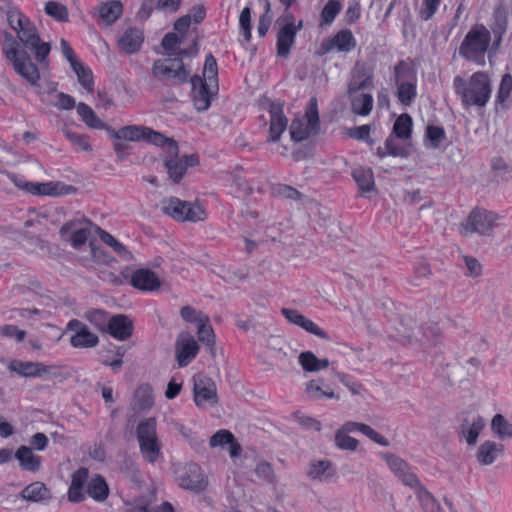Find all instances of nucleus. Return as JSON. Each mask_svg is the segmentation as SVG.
Instances as JSON below:
<instances>
[{
    "label": "nucleus",
    "mask_w": 512,
    "mask_h": 512,
    "mask_svg": "<svg viewBox=\"0 0 512 512\" xmlns=\"http://www.w3.org/2000/svg\"><path fill=\"white\" fill-rule=\"evenodd\" d=\"M453 90L465 109L484 108L491 99L493 87L490 75L485 71L474 72L469 78L455 76Z\"/></svg>",
    "instance_id": "1"
},
{
    "label": "nucleus",
    "mask_w": 512,
    "mask_h": 512,
    "mask_svg": "<svg viewBox=\"0 0 512 512\" xmlns=\"http://www.w3.org/2000/svg\"><path fill=\"white\" fill-rule=\"evenodd\" d=\"M197 54L198 42L195 39L188 48L178 49L176 53H168L167 58L156 60L152 67V73L159 79L165 78L174 80L176 83H185L189 72L185 68L182 58H193Z\"/></svg>",
    "instance_id": "2"
},
{
    "label": "nucleus",
    "mask_w": 512,
    "mask_h": 512,
    "mask_svg": "<svg viewBox=\"0 0 512 512\" xmlns=\"http://www.w3.org/2000/svg\"><path fill=\"white\" fill-rule=\"evenodd\" d=\"M491 32L483 24L470 28L459 47V55L468 62L484 66L491 45Z\"/></svg>",
    "instance_id": "3"
},
{
    "label": "nucleus",
    "mask_w": 512,
    "mask_h": 512,
    "mask_svg": "<svg viewBox=\"0 0 512 512\" xmlns=\"http://www.w3.org/2000/svg\"><path fill=\"white\" fill-rule=\"evenodd\" d=\"M5 41L9 46L4 49V54L14 70L29 83L36 84L40 78L39 69L28 52L20 47L19 41L10 33L5 34Z\"/></svg>",
    "instance_id": "4"
},
{
    "label": "nucleus",
    "mask_w": 512,
    "mask_h": 512,
    "mask_svg": "<svg viewBox=\"0 0 512 512\" xmlns=\"http://www.w3.org/2000/svg\"><path fill=\"white\" fill-rule=\"evenodd\" d=\"M161 211L177 221L198 222L206 217L205 210L197 203L170 197L161 201Z\"/></svg>",
    "instance_id": "5"
},
{
    "label": "nucleus",
    "mask_w": 512,
    "mask_h": 512,
    "mask_svg": "<svg viewBox=\"0 0 512 512\" xmlns=\"http://www.w3.org/2000/svg\"><path fill=\"white\" fill-rule=\"evenodd\" d=\"M500 217L485 209H474L465 221L460 224L461 235L468 237L474 233L491 235L493 229L499 225Z\"/></svg>",
    "instance_id": "6"
},
{
    "label": "nucleus",
    "mask_w": 512,
    "mask_h": 512,
    "mask_svg": "<svg viewBox=\"0 0 512 512\" xmlns=\"http://www.w3.org/2000/svg\"><path fill=\"white\" fill-rule=\"evenodd\" d=\"M319 129V113L316 98H311L303 117L292 121L289 132L292 140L300 142L317 133Z\"/></svg>",
    "instance_id": "7"
},
{
    "label": "nucleus",
    "mask_w": 512,
    "mask_h": 512,
    "mask_svg": "<svg viewBox=\"0 0 512 512\" xmlns=\"http://www.w3.org/2000/svg\"><path fill=\"white\" fill-rule=\"evenodd\" d=\"M17 38L20 45L34 54L38 63H47L51 50L50 43L41 40L37 28L31 21L17 32Z\"/></svg>",
    "instance_id": "8"
},
{
    "label": "nucleus",
    "mask_w": 512,
    "mask_h": 512,
    "mask_svg": "<svg viewBox=\"0 0 512 512\" xmlns=\"http://www.w3.org/2000/svg\"><path fill=\"white\" fill-rule=\"evenodd\" d=\"M10 179L17 187L31 193L32 195L62 196L74 194L77 191L76 187L62 182L33 183L24 181L16 175L10 176Z\"/></svg>",
    "instance_id": "9"
},
{
    "label": "nucleus",
    "mask_w": 512,
    "mask_h": 512,
    "mask_svg": "<svg viewBox=\"0 0 512 512\" xmlns=\"http://www.w3.org/2000/svg\"><path fill=\"white\" fill-rule=\"evenodd\" d=\"M395 79L399 101L404 105H410L417 95L416 76L404 61H400L395 66Z\"/></svg>",
    "instance_id": "10"
},
{
    "label": "nucleus",
    "mask_w": 512,
    "mask_h": 512,
    "mask_svg": "<svg viewBox=\"0 0 512 512\" xmlns=\"http://www.w3.org/2000/svg\"><path fill=\"white\" fill-rule=\"evenodd\" d=\"M169 178L173 183L178 184L184 177L188 167H195L199 164V156L190 154L179 156V147H176V154H166L163 160Z\"/></svg>",
    "instance_id": "11"
},
{
    "label": "nucleus",
    "mask_w": 512,
    "mask_h": 512,
    "mask_svg": "<svg viewBox=\"0 0 512 512\" xmlns=\"http://www.w3.org/2000/svg\"><path fill=\"white\" fill-rule=\"evenodd\" d=\"M192 85V101L195 109L198 112L206 111L210 105L213 96L218 92L214 88V84L202 78L201 76L194 75L190 79Z\"/></svg>",
    "instance_id": "12"
},
{
    "label": "nucleus",
    "mask_w": 512,
    "mask_h": 512,
    "mask_svg": "<svg viewBox=\"0 0 512 512\" xmlns=\"http://www.w3.org/2000/svg\"><path fill=\"white\" fill-rule=\"evenodd\" d=\"M194 401L198 407L217 404V389L215 382L203 374H196L193 377Z\"/></svg>",
    "instance_id": "13"
},
{
    "label": "nucleus",
    "mask_w": 512,
    "mask_h": 512,
    "mask_svg": "<svg viewBox=\"0 0 512 512\" xmlns=\"http://www.w3.org/2000/svg\"><path fill=\"white\" fill-rule=\"evenodd\" d=\"M179 485L187 490L201 492L206 488V481L201 468L196 463L185 464L175 471Z\"/></svg>",
    "instance_id": "14"
},
{
    "label": "nucleus",
    "mask_w": 512,
    "mask_h": 512,
    "mask_svg": "<svg viewBox=\"0 0 512 512\" xmlns=\"http://www.w3.org/2000/svg\"><path fill=\"white\" fill-rule=\"evenodd\" d=\"M383 458L391 472L403 485L410 488L418 485L420 482L419 478L404 459L391 453L384 454Z\"/></svg>",
    "instance_id": "15"
},
{
    "label": "nucleus",
    "mask_w": 512,
    "mask_h": 512,
    "mask_svg": "<svg viewBox=\"0 0 512 512\" xmlns=\"http://www.w3.org/2000/svg\"><path fill=\"white\" fill-rule=\"evenodd\" d=\"M198 351L199 345L189 333L182 332L179 334L175 344L179 367L187 366L196 357Z\"/></svg>",
    "instance_id": "16"
},
{
    "label": "nucleus",
    "mask_w": 512,
    "mask_h": 512,
    "mask_svg": "<svg viewBox=\"0 0 512 512\" xmlns=\"http://www.w3.org/2000/svg\"><path fill=\"white\" fill-rule=\"evenodd\" d=\"M268 115L270 119V127L267 128V142H277L282 133L286 130L288 120L283 114V109L279 104L269 103Z\"/></svg>",
    "instance_id": "17"
},
{
    "label": "nucleus",
    "mask_w": 512,
    "mask_h": 512,
    "mask_svg": "<svg viewBox=\"0 0 512 512\" xmlns=\"http://www.w3.org/2000/svg\"><path fill=\"white\" fill-rule=\"evenodd\" d=\"M356 46V39L352 32L343 29L331 38H326L321 43V51L323 54L337 50L339 52H350Z\"/></svg>",
    "instance_id": "18"
},
{
    "label": "nucleus",
    "mask_w": 512,
    "mask_h": 512,
    "mask_svg": "<svg viewBox=\"0 0 512 512\" xmlns=\"http://www.w3.org/2000/svg\"><path fill=\"white\" fill-rule=\"evenodd\" d=\"M301 22L296 26L293 22H286L281 26L277 34V55L286 58L292 45L294 44L295 36L301 28Z\"/></svg>",
    "instance_id": "19"
},
{
    "label": "nucleus",
    "mask_w": 512,
    "mask_h": 512,
    "mask_svg": "<svg viewBox=\"0 0 512 512\" xmlns=\"http://www.w3.org/2000/svg\"><path fill=\"white\" fill-rule=\"evenodd\" d=\"M107 332L121 341H125L131 337L133 333V322L129 316L125 314L113 315L108 321Z\"/></svg>",
    "instance_id": "20"
},
{
    "label": "nucleus",
    "mask_w": 512,
    "mask_h": 512,
    "mask_svg": "<svg viewBox=\"0 0 512 512\" xmlns=\"http://www.w3.org/2000/svg\"><path fill=\"white\" fill-rule=\"evenodd\" d=\"M130 284L138 290L155 291L160 287L161 282L155 272L147 268H140L133 272Z\"/></svg>",
    "instance_id": "21"
},
{
    "label": "nucleus",
    "mask_w": 512,
    "mask_h": 512,
    "mask_svg": "<svg viewBox=\"0 0 512 512\" xmlns=\"http://www.w3.org/2000/svg\"><path fill=\"white\" fill-rule=\"evenodd\" d=\"M307 477L314 482H328L335 475L333 463L328 459L313 460L306 471Z\"/></svg>",
    "instance_id": "22"
},
{
    "label": "nucleus",
    "mask_w": 512,
    "mask_h": 512,
    "mask_svg": "<svg viewBox=\"0 0 512 512\" xmlns=\"http://www.w3.org/2000/svg\"><path fill=\"white\" fill-rule=\"evenodd\" d=\"M209 444L212 448L221 447L227 449L231 457L239 456L242 450L234 435L225 429H221L213 434Z\"/></svg>",
    "instance_id": "23"
},
{
    "label": "nucleus",
    "mask_w": 512,
    "mask_h": 512,
    "mask_svg": "<svg viewBox=\"0 0 512 512\" xmlns=\"http://www.w3.org/2000/svg\"><path fill=\"white\" fill-rule=\"evenodd\" d=\"M510 15L511 11L502 5L496 7L494 10L492 32L494 34L493 46L496 48L501 44L503 36L507 31Z\"/></svg>",
    "instance_id": "24"
},
{
    "label": "nucleus",
    "mask_w": 512,
    "mask_h": 512,
    "mask_svg": "<svg viewBox=\"0 0 512 512\" xmlns=\"http://www.w3.org/2000/svg\"><path fill=\"white\" fill-rule=\"evenodd\" d=\"M373 72L364 64L357 63L348 86L349 93L372 86Z\"/></svg>",
    "instance_id": "25"
},
{
    "label": "nucleus",
    "mask_w": 512,
    "mask_h": 512,
    "mask_svg": "<svg viewBox=\"0 0 512 512\" xmlns=\"http://www.w3.org/2000/svg\"><path fill=\"white\" fill-rule=\"evenodd\" d=\"M89 477V471L86 467H81L72 474L71 485L68 490V499L71 502H81L85 499L83 487Z\"/></svg>",
    "instance_id": "26"
},
{
    "label": "nucleus",
    "mask_w": 512,
    "mask_h": 512,
    "mask_svg": "<svg viewBox=\"0 0 512 512\" xmlns=\"http://www.w3.org/2000/svg\"><path fill=\"white\" fill-rule=\"evenodd\" d=\"M486 425L485 420L478 415L466 418L461 425V434L468 445H475L477 438Z\"/></svg>",
    "instance_id": "27"
},
{
    "label": "nucleus",
    "mask_w": 512,
    "mask_h": 512,
    "mask_svg": "<svg viewBox=\"0 0 512 512\" xmlns=\"http://www.w3.org/2000/svg\"><path fill=\"white\" fill-rule=\"evenodd\" d=\"M9 369L24 377H38L49 372L48 367L39 362H25L14 360L10 363Z\"/></svg>",
    "instance_id": "28"
},
{
    "label": "nucleus",
    "mask_w": 512,
    "mask_h": 512,
    "mask_svg": "<svg viewBox=\"0 0 512 512\" xmlns=\"http://www.w3.org/2000/svg\"><path fill=\"white\" fill-rule=\"evenodd\" d=\"M144 40L143 32L137 28H128L119 38L118 44L121 50L128 54L137 52Z\"/></svg>",
    "instance_id": "29"
},
{
    "label": "nucleus",
    "mask_w": 512,
    "mask_h": 512,
    "mask_svg": "<svg viewBox=\"0 0 512 512\" xmlns=\"http://www.w3.org/2000/svg\"><path fill=\"white\" fill-rule=\"evenodd\" d=\"M132 409L136 412L150 410L154 405L153 389L148 383L141 384L134 392Z\"/></svg>",
    "instance_id": "30"
},
{
    "label": "nucleus",
    "mask_w": 512,
    "mask_h": 512,
    "mask_svg": "<svg viewBox=\"0 0 512 512\" xmlns=\"http://www.w3.org/2000/svg\"><path fill=\"white\" fill-rule=\"evenodd\" d=\"M15 458L19 461L20 467L29 472H37L41 468V457L34 454L31 447L20 446L15 452Z\"/></svg>",
    "instance_id": "31"
},
{
    "label": "nucleus",
    "mask_w": 512,
    "mask_h": 512,
    "mask_svg": "<svg viewBox=\"0 0 512 512\" xmlns=\"http://www.w3.org/2000/svg\"><path fill=\"white\" fill-rule=\"evenodd\" d=\"M504 446L493 441H485L477 451V460L483 465L492 464L502 454Z\"/></svg>",
    "instance_id": "32"
},
{
    "label": "nucleus",
    "mask_w": 512,
    "mask_h": 512,
    "mask_svg": "<svg viewBox=\"0 0 512 512\" xmlns=\"http://www.w3.org/2000/svg\"><path fill=\"white\" fill-rule=\"evenodd\" d=\"M143 140L149 144H153L159 147H166V154H176L177 142L173 138L166 137L160 132L154 131L152 128L146 127L144 130Z\"/></svg>",
    "instance_id": "33"
},
{
    "label": "nucleus",
    "mask_w": 512,
    "mask_h": 512,
    "mask_svg": "<svg viewBox=\"0 0 512 512\" xmlns=\"http://www.w3.org/2000/svg\"><path fill=\"white\" fill-rule=\"evenodd\" d=\"M298 362L305 372H318L329 366L327 358H318L313 352L305 351L299 354Z\"/></svg>",
    "instance_id": "34"
},
{
    "label": "nucleus",
    "mask_w": 512,
    "mask_h": 512,
    "mask_svg": "<svg viewBox=\"0 0 512 512\" xmlns=\"http://www.w3.org/2000/svg\"><path fill=\"white\" fill-rule=\"evenodd\" d=\"M20 496L30 502H40L51 498L50 490L43 482H33L27 485L20 493Z\"/></svg>",
    "instance_id": "35"
},
{
    "label": "nucleus",
    "mask_w": 512,
    "mask_h": 512,
    "mask_svg": "<svg viewBox=\"0 0 512 512\" xmlns=\"http://www.w3.org/2000/svg\"><path fill=\"white\" fill-rule=\"evenodd\" d=\"M123 12V4L120 0H112L103 3L99 7V17L106 25L113 24Z\"/></svg>",
    "instance_id": "36"
},
{
    "label": "nucleus",
    "mask_w": 512,
    "mask_h": 512,
    "mask_svg": "<svg viewBox=\"0 0 512 512\" xmlns=\"http://www.w3.org/2000/svg\"><path fill=\"white\" fill-rule=\"evenodd\" d=\"M305 393L311 400L317 401L321 399L336 398L335 393L328 387H324L321 379H314L306 383Z\"/></svg>",
    "instance_id": "37"
},
{
    "label": "nucleus",
    "mask_w": 512,
    "mask_h": 512,
    "mask_svg": "<svg viewBox=\"0 0 512 512\" xmlns=\"http://www.w3.org/2000/svg\"><path fill=\"white\" fill-rule=\"evenodd\" d=\"M86 492L94 500L102 502L107 499L109 488L105 479L102 476L97 475L88 483Z\"/></svg>",
    "instance_id": "38"
},
{
    "label": "nucleus",
    "mask_w": 512,
    "mask_h": 512,
    "mask_svg": "<svg viewBox=\"0 0 512 512\" xmlns=\"http://www.w3.org/2000/svg\"><path fill=\"white\" fill-rule=\"evenodd\" d=\"M416 494L418 501L422 509L425 512H437L440 510V506L436 499L431 495V493L421 484L418 483L417 486L412 488Z\"/></svg>",
    "instance_id": "39"
},
{
    "label": "nucleus",
    "mask_w": 512,
    "mask_h": 512,
    "mask_svg": "<svg viewBox=\"0 0 512 512\" xmlns=\"http://www.w3.org/2000/svg\"><path fill=\"white\" fill-rule=\"evenodd\" d=\"M512 93V75L504 74L501 78L496 98L495 105L496 107L500 106L503 109L508 107V101L510 99Z\"/></svg>",
    "instance_id": "40"
},
{
    "label": "nucleus",
    "mask_w": 512,
    "mask_h": 512,
    "mask_svg": "<svg viewBox=\"0 0 512 512\" xmlns=\"http://www.w3.org/2000/svg\"><path fill=\"white\" fill-rule=\"evenodd\" d=\"M99 342L96 334L92 333L88 328L75 333L70 338V343L75 348H92Z\"/></svg>",
    "instance_id": "41"
},
{
    "label": "nucleus",
    "mask_w": 512,
    "mask_h": 512,
    "mask_svg": "<svg viewBox=\"0 0 512 512\" xmlns=\"http://www.w3.org/2000/svg\"><path fill=\"white\" fill-rule=\"evenodd\" d=\"M352 176L362 191L369 192L373 189L374 176L370 168L357 167L353 170Z\"/></svg>",
    "instance_id": "42"
},
{
    "label": "nucleus",
    "mask_w": 512,
    "mask_h": 512,
    "mask_svg": "<svg viewBox=\"0 0 512 512\" xmlns=\"http://www.w3.org/2000/svg\"><path fill=\"white\" fill-rule=\"evenodd\" d=\"M157 421L156 418L150 417L139 422L136 429V436L138 442H144L152 438H158L156 432Z\"/></svg>",
    "instance_id": "43"
},
{
    "label": "nucleus",
    "mask_w": 512,
    "mask_h": 512,
    "mask_svg": "<svg viewBox=\"0 0 512 512\" xmlns=\"http://www.w3.org/2000/svg\"><path fill=\"white\" fill-rule=\"evenodd\" d=\"M77 113L81 120L92 129H98L103 126V121L95 114L93 109L85 103H79L77 106Z\"/></svg>",
    "instance_id": "44"
},
{
    "label": "nucleus",
    "mask_w": 512,
    "mask_h": 512,
    "mask_svg": "<svg viewBox=\"0 0 512 512\" xmlns=\"http://www.w3.org/2000/svg\"><path fill=\"white\" fill-rule=\"evenodd\" d=\"M97 230L99 231L100 239L110 246L119 256L124 258L125 260L132 259L131 252L118 240H116L110 233L102 230L101 228L97 227Z\"/></svg>",
    "instance_id": "45"
},
{
    "label": "nucleus",
    "mask_w": 512,
    "mask_h": 512,
    "mask_svg": "<svg viewBox=\"0 0 512 512\" xmlns=\"http://www.w3.org/2000/svg\"><path fill=\"white\" fill-rule=\"evenodd\" d=\"M493 433L500 439L512 437V425L501 414H496L491 421Z\"/></svg>",
    "instance_id": "46"
},
{
    "label": "nucleus",
    "mask_w": 512,
    "mask_h": 512,
    "mask_svg": "<svg viewBox=\"0 0 512 512\" xmlns=\"http://www.w3.org/2000/svg\"><path fill=\"white\" fill-rule=\"evenodd\" d=\"M140 452L150 463H154L160 457V443L158 438H152L139 443Z\"/></svg>",
    "instance_id": "47"
},
{
    "label": "nucleus",
    "mask_w": 512,
    "mask_h": 512,
    "mask_svg": "<svg viewBox=\"0 0 512 512\" xmlns=\"http://www.w3.org/2000/svg\"><path fill=\"white\" fill-rule=\"evenodd\" d=\"M71 68L77 75V79L80 85L88 92L93 91L92 71L88 67L84 66L80 61L77 63H72Z\"/></svg>",
    "instance_id": "48"
},
{
    "label": "nucleus",
    "mask_w": 512,
    "mask_h": 512,
    "mask_svg": "<svg viewBox=\"0 0 512 512\" xmlns=\"http://www.w3.org/2000/svg\"><path fill=\"white\" fill-rule=\"evenodd\" d=\"M83 317L93 324L98 330L105 332L108 327V313L102 309H90L86 311Z\"/></svg>",
    "instance_id": "49"
},
{
    "label": "nucleus",
    "mask_w": 512,
    "mask_h": 512,
    "mask_svg": "<svg viewBox=\"0 0 512 512\" xmlns=\"http://www.w3.org/2000/svg\"><path fill=\"white\" fill-rule=\"evenodd\" d=\"M373 107V97L370 94H360L352 100V111L358 115H368Z\"/></svg>",
    "instance_id": "50"
},
{
    "label": "nucleus",
    "mask_w": 512,
    "mask_h": 512,
    "mask_svg": "<svg viewBox=\"0 0 512 512\" xmlns=\"http://www.w3.org/2000/svg\"><path fill=\"white\" fill-rule=\"evenodd\" d=\"M412 130V118L407 114L399 116L393 126V133L401 139H408Z\"/></svg>",
    "instance_id": "51"
},
{
    "label": "nucleus",
    "mask_w": 512,
    "mask_h": 512,
    "mask_svg": "<svg viewBox=\"0 0 512 512\" xmlns=\"http://www.w3.org/2000/svg\"><path fill=\"white\" fill-rule=\"evenodd\" d=\"M210 83L214 84V88L218 90V68L216 59L212 54H208L204 63L203 77Z\"/></svg>",
    "instance_id": "52"
},
{
    "label": "nucleus",
    "mask_w": 512,
    "mask_h": 512,
    "mask_svg": "<svg viewBox=\"0 0 512 512\" xmlns=\"http://www.w3.org/2000/svg\"><path fill=\"white\" fill-rule=\"evenodd\" d=\"M208 322L209 321H202L197 325V335L199 341L210 347L211 354L214 356L213 345L215 343V334Z\"/></svg>",
    "instance_id": "53"
},
{
    "label": "nucleus",
    "mask_w": 512,
    "mask_h": 512,
    "mask_svg": "<svg viewBox=\"0 0 512 512\" xmlns=\"http://www.w3.org/2000/svg\"><path fill=\"white\" fill-rule=\"evenodd\" d=\"M422 338L415 336L416 340L422 344H433L441 335V329L436 323H428L420 328Z\"/></svg>",
    "instance_id": "54"
},
{
    "label": "nucleus",
    "mask_w": 512,
    "mask_h": 512,
    "mask_svg": "<svg viewBox=\"0 0 512 512\" xmlns=\"http://www.w3.org/2000/svg\"><path fill=\"white\" fill-rule=\"evenodd\" d=\"M45 12L59 22L68 21V10L59 2L50 1L45 5Z\"/></svg>",
    "instance_id": "55"
},
{
    "label": "nucleus",
    "mask_w": 512,
    "mask_h": 512,
    "mask_svg": "<svg viewBox=\"0 0 512 512\" xmlns=\"http://www.w3.org/2000/svg\"><path fill=\"white\" fill-rule=\"evenodd\" d=\"M335 445L342 450L355 451L358 440L350 437L345 430L339 429L335 434Z\"/></svg>",
    "instance_id": "56"
},
{
    "label": "nucleus",
    "mask_w": 512,
    "mask_h": 512,
    "mask_svg": "<svg viewBox=\"0 0 512 512\" xmlns=\"http://www.w3.org/2000/svg\"><path fill=\"white\" fill-rule=\"evenodd\" d=\"M445 139V131L438 126H428L426 129L427 145L431 148H438Z\"/></svg>",
    "instance_id": "57"
},
{
    "label": "nucleus",
    "mask_w": 512,
    "mask_h": 512,
    "mask_svg": "<svg viewBox=\"0 0 512 512\" xmlns=\"http://www.w3.org/2000/svg\"><path fill=\"white\" fill-rule=\"evenodd\" d=\"M145 126L127 125L121 127V140L140 141L143 140Z\"/></svg>",
    "instance_id": "58"
},
{
    "label": "nucleus",
    "mask_w": 512,
    "mask_h": 512,
    "mask_svg": "<svg viewBox=\"0 0 512 512\" xmlns=\"http://www.w3.org/2000/svg\"><path fill=\"white\" fill-rule=\"evenodd\" d=\"M341 10V4L337 0H329L324 6L321 19L324 24H331Z\"/></svg>",
    "instance_id": "59"
},
{
    "label": "nucleus",
    "mask_w": 512,
    "mask_h": 512,
    "mask_svg": "<svg viewBox=\"0 0 512 512\" xmlns=\"http://www.w3.org/2000/svg\"><path fill=\"white\" fill-rule=\"evenodd\" d=\"M63 133L66 138L73 144L80 147L82 150L89 152L92 150V147L88 141V136L77 134L69 128H64Z\"/></svg>",
    "instance_id": "60"
},
{
    "label": "nucleus",
    "mask_w": 512,
    "mask_h": 512,
    "mask_svg": "<svg viewBox=\"0 0 512 512\" xmlns=\"http://www.w3.org/2000/svg\"><path fill=\"white\" fill-rule=\"evenodd\" d=\"M239 26L241 33L244 37V40L246 42H250L252 35H251V9L250 7H245L239 16Z\"/></svg>",
    "instance_id": "61"
},
{
    "label": "nucleus",
    "mask_w": 512,
    "mask_h": 512,
    "mask_svg": "<svg viewBox=\"0 0 512 512\" xmlns=\"http://www.w3.org/2000/svg\"><path fill=\"white\" fill-rule=\"evenodd\" d=\"M90 234L91 232L89 228L76 226L69 237V241L75 249H79L86 243Z\"/></svg>",
    "instance_id": "62"
},
{
    "label": "nucleus",
    "mask_w": 512,
    "mask_h": 512,
    "mask_svg": "<svg viewBox=\"0 0 512 512\" xmlns=\"http://www.w3.org/2000/svg\"><path fill=\"white\" fill-rule=\"evenodd\" d=\"M7 21L9 26L17 33L21 28H23L30 20L23 15L21 12L13 10L9 11L7 14Z\"/></svg>",
    "instance_id": "63"
},
{
    "label": "nucleus",
    "mask_w": 512,
    "mask_h": 512,
    "mask_svg": "<svg viewBox=\"0 0 512 512\" xmlns=\"http://www.w3.org/2000/svg\"><path fill=\"white\" fill-rule=\"evenodd\" d=\"M181 43L182 37L173 32H170L163 37L161 45L168 55V53H176L178 50L177 48Z\"/></svg>",
    "instance_id": "64"
}]
</instances>
